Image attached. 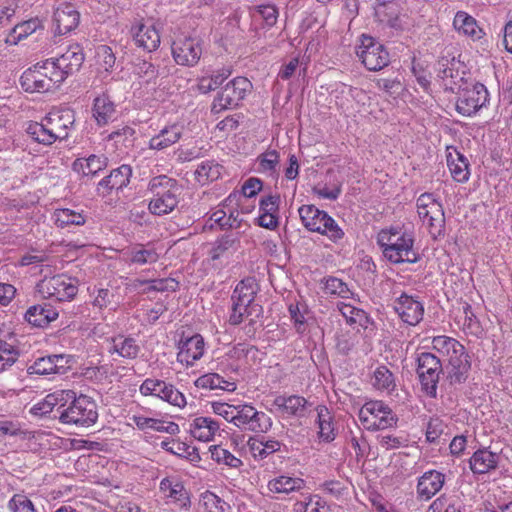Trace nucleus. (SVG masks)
Segmentation results:
<instances>
[{"label": "nucleus", "instance_id": "32", "mask_svg": "<svg viewBox=\"0 0 512 512\" xmlns=\"http://www.w3.org/2000/svg\"><path fill=\"white\" fill-rule=\"evenodd\" d=\"M160 490L180 508L187 509L190 506L189 494L180 481L173 478H164L160 482Z\"/></svg>", "mask_w": 512, "mask_h": 512}, {"label": "nucleus", "instance_id": "16", "mask_svg": "<svg viewBox=\"0 0 512 512\" xmlns=\"http://www.w3.org/2000/svg\"><path fill=\"white\" fill-rule=\"evenodd\" d=\"M172 56L174 61L181 66H195L202 55L200 39L184 36L175 39L172 43Z\"/></svg>", "mask_w": 512, "mask_h": 512}, {"label": "nucleus", "instance_id": "63", "mask_svg": "<svg viewBox=\"0 0 512 512\" xmlns=\"http://www.w3.org/2000/svg\"><path fill=\"white\" fill-rule=\"evenodd\" d=\"M323 505L317 495H305L293 506V512H320Z\"/></svg>", "mask_w": 512, "mask_h": 512}, {"label": "nucleus", "instance_id": "12", "mask_svg": "<svg viewBox=\"0 0 512 512\" xmlns=\"http://www.w3.org/2000/svg\"><path fill=\"white\" fill-rule=\"evenodd\" d=\"M443 371L441 359L430 352L417 356V374L422 390L430 397H436L440 373Z\"/></svg>", "mask_w": 512, "mask_h": 512}, {"label": "nucleus", "instance_id": "17", "mask_svg": "<svg viewBox=\"0 0 512 512\" xmlns=\"http://www.w3.org/2000/svg\"><path fill=\"white\" fill-rule=\"evenodd\" d=\"M374 15L383 29H389L392 35H399L409 29L408 16L401 13L398 3H390L387 6L374 8Z\"/></svg>", "mask_w": 512, "mask_h": 512}, {"label": "nucleus", "instance_id": "25", "mask_svg": "<svg viewBox=\"0 0 512 512\" xmlns=\"http://www.w3.org/2000/svg\"><path fill=\"white\" fill-rule=\"evenodd\" d=\"M131 34L135 45L144 51L153 52L160 45V34L153 24L138 23L133 25Z\"/></svg>", "mask_w": 512, "mask_h": 512}, {"label": "nucleus", "instance_id": "18", "mask_svg": "<svg viewBox=\"0 0 512 512\" xmlns=\"http://www.w3.org/2000/svg\"><path fill=\"white\" fill-rule=\"evenodd\" d=\"M177 349V361L186 367H193L206 353V343L203 336L196 333L181 337Z\"/></svg>", "mask_w": 512, "mask_h": 512}, {"label": "nucleus", "instance_id": "51", "mask_svg": "<svg viewBox=\"0 0 512 512\" xmlns=\"http://www.w3.org/2000/svg\"><path fill=\"white\" fill-rule=\"evenodd\" d=\"M132 74L141 82L149 84L158 78V68L145 59H136L133 63Z\"/></svg>", "mask_w": 512, "mask_h": 512}, {"label": "nucleus", "instance_id": "20", "mask_svg": "<svg viewBox=\"0 0 512 512\" xmlns=\"http://www.w3.org/2000/svg\"><path fill=\"white\" fill-rule=\"evenodd\" d=\"M73 358L67 354H53L37 358L28 367V373L33 375L65 374L72 366Z\"/></svg>", "mask_w": 512, "mask_h": 512}, {"label": "nucleus", "instance_id": "45", "mask_svg": "<svg viewBox=\"0 0 512 512\" xmlns=\"http://www.w3.org/2000/svg\"><path fill=\"white\" fill-rule=\"evenodd\" d=\"M26 132L33 141L42 145L49 146L58 141L44 118L40 122H30Z\"/></svg>", "mask_w": 512, "mask_h": 512}, {"label": "nucleus", "instance_id": "37", "mask_svg": "<svg viewBox=\"0 0 512 512\" xmlns=\"http://www.w3.org/2000/svg\"><path fill=\"white\" fill-rule=\"evenodd\" d=\"M58 311L50 304H37L28 308L25 319L35 327H45L58 317Z\"/></svg>", "mask_w": 512, "mask_h": 512}, {"label": "nucleus", "instance_id": "52", "mask_svg": "<svg viewBox=\"0 0 512 512\" xmlns=\"http://www.w3.org/2000/svg\"><path fill=\"white\" fill-rule=\"evenodd\" d=\"M238 195L231 193L221 204L220 208L214 210L209 220L214 224H217L220 228H234V224L231 222V217H227L226 208L236 203Z\"/></svg>", "mask_w": 512, "mask_h": 512}, {"label": "nucleus", "instance_id": "38", "mask_svg": "<svg viewBox=\"0 0 512 512\" xmlns=\"http://www.w3.org/2000/svg\"><path fill=\"white\" fill-rule=\"evenodd\" d=\"M446 158L452 178L460 183L466 182L469 179L470 171L468 160L465 156L456 149H453L452 151L448 150Z\"/></svg>", "mask_w": 512, "mask_h": 512}, {"label": "nucleus", "instance_id": "43", "mask_svg": "<svg viewBox=\"0 0 512 512\" xmlns=\"http://www.w3.org/2000/svg\"><path fill=\"white\" fill-rule=\"evenodd\" d=\"M428 512H470V507L459 496H440L431 503Z\"/></svg>", "mask_w": 512, "mask_h": 512}, {"label": "nucleus", "instance_id": "29", "mask_svg": "<svg viewBox=\"0 0 512 512\" xmlns=\"http://www.w3.org/2000/svg\"><path fill=\"white\" fill-rule=\"evenodd\" d=\"M183 129L178 124L163 127L148 141V148L155 151H164L176 144L182 137Z\"/></svg>", "mask_w": 512, "mask_h": 512}, {"label": "nucleus", "instance_id": "28", "mask_svg": "<svg viewBox=\"0 0 512 512\" xmlns=\"http://www.w3.org/2000/svg\"><path fill=\"white\" fill-rule=\"evenodd\" d=\"M116 114V104L107 93H102L94 98L92 117L98 126H105L114 121Z\"/></svg>", "mask_w": 512, "mask_h": 512}, {"label": "nucleus", "instance_id": "57", "mask_svg": "<svg viewBox=\"0 0 512 512\" xmlns=\"http://www.w3.org/2000/svg\"><path fill=\"white\" fill-rule=\"evenodd\" d=\"M200 505L204 512H231L230 505L211 491L201 494Z\"/></svg>", "mask_w": 512, "mask_h": 512}, {"label": "nucleus", "instance_id": "62", "mask_svg": "<svg viewBox=\"0 0 512 512\" xmlns=\"http://www.w3.org/2000/svg\"><path fill=\"white\" fill-rule=\"evenodd\" d=\"M230 71L223 69L210 77H202L198 83V89L201 93H208L217 89L229 77Z\"/></svg>", "mask_w": 512, "mask_h": 512}, {"label": "nucleus", "instance_id": "35", "mask_svg": "<svg viewBox=\"0 0 512 512\" xmlns=\"http://www.w3.org/2000/svg\"><path fill=\"white\" fill-rule=\"evenodd\" d=\"M194 385L198 389L204 390H223L233 392L237 389V384L233 378H224L218 373H206L199 376Z\"/></svg>", "mask_w": 512, "mask_h": 512}, {"label": "nucleus", "instance_id": "34", "mask_svg": "<svg viewBox=\"0 0 512 512\" xmlns=\"http://www.w3.org/2000/svg\"><path fill=\"white\" fill-rule=\"evenodd\" d=\"M255 165L258 173L277 179L280 169V153L276 149H267L257 156Z\"/></svg>", "mask_w": 512, "mask_h": 512}, {"label": "nucleus", "instance_id": "19", "mask_svg": "<svg viewBox=\"0 0 512 512\" xmlns=\"http://www.w3.org/2000/svg\"><path fill=\"white\" fill-rule=\"evenodd\" d=\"M393 310L400 320L409 326H416L424 316L423 303L418 297L406 293H402L393 301Z\"/></svg>", "mask_w": 512, "mask_h": 512}, {"label": "nucleus", "instance_id": "5", "mask_svg": "<svg viewBox=\"0 0 512 512\" xmlns=\"http://www.w3.org/2000/svg\"><path fill=\"white\" fill-rule=\"evenodd\" d=\"M148 190L153 195L148 204V209L153 215L163 216L177 207L180 187L176 179L167 175L152 177L148 183Z\"/></svg>", "mask_w": 512, "mask_h": 512}, {"label": "nucleus", "instance_id": "55", "mask_svg": "<svg viewBox=\"0 0 512 512\" xmlns=\"http://www.w3.org/2000/svg\"><path fill=\"white\" fill-rule=\"evenodd\" d=\"M130 262L138 265L153 264L159 259L155 248L137 245L129 253Z\"/></svg>", "mask_w": 512, "mask_h": 512}, {"label": "nucleus", "instance_id": "14", "mask_svg": "<svg viewBox=\"0 0 512 512\" xmlns=\"http://www.w3.org/2000/svg\"><path fill=\"white\" fill-rule=\"evenodd\" d=\"M458 89L456 111L463 116H473L489 103L488 90L481 83Z\"/></svg>", "mask_w": 512, "mask_h": 512}, {"label": "nucleus", "instance_id": "8", "mask_svg": "<svg viewBox=\"0 0 512 512\" xmlns=\"http://www.w3.org/2000/svg\"><path fill=\"white\" fill-rule=\"evenodd\" d=\"M36 291L44 299L71 301L78 293V281L66 274L44 277L37 283Z\"/></svg>", "mask_w": 512, "mask_h": 512}, {"label": "nucleus", "instance_id": "54", "mask_svg": "<svg viewBox=\"0 0 512 512\" xmlns=\"http://www.w3.org/2000/svg\"><path fill=\"white\" fill-rule=\"evenodd\" d=\"M19 355V349L15 344L0 337V373L12 367Z\"/></svg>", "mask_w": 512, "mask_h": 512}, {"label": "nucleus", "instance_id": "21", "mask_svg": "<svg viewBox=\"0 0 512 512\" xmlns=\"http://www.w3.org/2000/svg\"><path fill=\"white\" fill-rule=\"evenodd\" d=\"M132 167L128 164H122L121 166L111 170L110 174L102 178L97 184V194L106 197L112 193V191L123 190L130 183L132 177Z\"/></svg>", "mask_w": 512, "mask_h": 512}, {"label": "nucleus", "instance_id": "33", "mask_svg": "<svg viewBox=\"0 0 512 512\" xmlns=\"http://www.w3.org/2000/svg\"><path fill=\"white\" fill-rule=\"evenodd\" d=\"M65 391L66 390H57L46 395L45 398L32 406L31 413L35 416L44 417L56 410L59 417L64 405V398L68 395L65 394Z\"/></svg>", "mask_w": 512, "mask_h": 512}, {"label": "nucleus", "instance_id": "36", "mask_svg": "<svg viewBox=\"0 0 512 512\" xmlns=\"http://www.w3.org/2000/svg\"><path fill=\"white\" fill-rule=\"evenodd\" d=\"M305 487V481L301 477L289 474H281L268 481L267 488L272 493L289 494L298 492Z\"/></svg>", "mask_w": 512, "mask_h": 512}, {"label": "nucleus", "instance_id": "1", "mask_svg": "<svg viewBox=\"0 0 512 512\" xmlns=\"http://www.w3.org/2000/svg\"><path fill=\"white\" fill-rule=\"evenodd\" d=\"M376 242L384 259L390 264H415L420 260L413 234L402 226H390L380 230Z\"/></svg>", "mask_w": 512, "mask_h": 512}, {"label": "nucleus", "instance_id": "13", "mask_svg": "<svg viewBox=\"0 0 512 512\" xmlns=\"http://www.w3.org/2000/svg\"><path fill=\"white\" fill-rule=\"evenodd\" d=\"M251 88V82L245 77H236L229 81L214 99L212 112L219 113L237 107Z\"/></svg>", "mask_w": 512, "mask_h": 512}, {"label": "nucleus", "instance_id": "24", "mask_svg": "<svg viewBox=\"0 0 512 512\" xmlns=\"http://www.w3.org/2000/svg\"><path fill=\"white\" fill-rule=\"evenodd\" d=\"M446 476L437 470H428L418 478L416 493L418 499L428 501L434 497L444 486Z\"/></svg>", "mask_w": 512, "mask_h": 512}, {"label": "nucleus", "instance_id": "30", "mask_svg": "<svg viewBox=\"0 0 512 512\" xmlns=\"http://www.w3.org/2000/svg\"><path fill=\"white\" fill-rule=\"evenodd\" d=\"M108 165V158L104 155L91 154L88 157L77 158L72 169L83 177H94Z\"/></svg>", "mask_w": 512, "mask_h": 512}, {"label": "nucleus", "instance_id": "44", "mask_svg": "<svg viewBox=\"0 0 512 512\" xmlns=\"http://www.w3.org/2000/svg\"><path fill=\"white\" fill-rule=\"evenodd\" d=\"M317 424L319 428L318 437L320 440L324 442H331L335 439L336 433L333 416L327 407H318Z\"/></svg>", "mask_w": 512, "mask_h": 512}, {"label": "nucleus", "instance_id": "40", "mask_svg": "<svg viewBox=\"0 0 512 512\" xmlns=\"http://www.w3.org/2000/svg\"><path fill=\"white\" fill-rule=\"evenodd\" d=\"M90 296L92 306L99 310L116 311L119 307V300L114 289L95 286L90 292Z\"/></svg>", "mask_w": 512, "mask_h": 512}, {"label": "nucleus", "instance_id": "64", "mask_svg": "<svg viewBox=\"0 0 512 512\" xmlns=\"http://www.w3.org/2000/svg\"><path fill=\"white\" fill-rule=\"evenodd\" d=\"M8 508L12 512H37L32 501L22 494H15L8 501Z\"/></svg>", "mask_w": 512, "mask_h": 512}, {"label": "nucleus", "instance_id": "42", "mask_svg": "<svg viewBox=\"0 0 512 512\" xmlns=\"http://www.w3.org/2000/svg\"><path fill=\"white\" fill-rule=\"evenodd\" d=\"M39 29H43L41 20L38 18L29 19L17 24L6 36L5 42L8 45H17Z\"/></svg>", "mask_w": 512, "mask_h": 512}, {"label": "nucleus", "instance_id": "4", "mask_svg": "<svg viewBox=\"0 0 512 512\" xmlns=\"http://www.w3.org/2000/svg\"><path fill=\"white\" fill-rule=\"evenodd\" d=\"M68 394L64 398V405L59 416L63 424L89 427L96 423L98 419V409L96 402L89 396L79 395L73 390H66Z\"/></svg>", "mask_w": 512, "mask_h": 512}, {"label": "nucleus", "instance_id": "41", "mask_svg": "<svg viewBox=\"0 0 512 512\" xmlns=\"http://www.w3.org/2000/svg\"><path fill=\"white\" fill-rule=\"evenodd\" d=\"M52 220L58 228L62 229L82 226L86 223V217L82 211L69 208L56 209L52 214Z\"/></svg>", "mask_w": 512, "mask_h": 512}, {"label": "nucleus", "instance_id": "56", "mask_svg": "<svg viewBox=\"0 0 512 512\" xmlns=\"http://www.w3.org/2000/svg\"><path fill=\"white\" fill-rule=\"evenodd\" d=\"M373 386L380 391H393L396 387L393 373L384 365L378 366L373 373Z\"/></svg>", "mask_w": 512, "mask_h": 512}, {"label": "nucleus", "instance_id": "50", "mask_svg": "<svg viewBox=\"0 0 512 512\" xmlns=\"http://www.w3.org/2000/svg\"><path fill=\"white\" fill-rule=\"evenodd\" d=\"M298 213L303 226L307 230L315 232L316 230H319L321 226L322 215L325 214V211L319 210L314 205H302L298 209Z\"/></svg>", "mask_w": 512, "mask_h": 512}, {"label": "nucleus", "instance_id": "61", "mask_svg": "<svg viewBox=\"0 0 512 512\" xmlns=\"http://www.w3.org/2000/svg\"><path fill=\"white\" fill-rule=\"evenodd\" d=\"M210 453L211 458L219 464H224L231 468H238L242 465V461L239 458L221 446H212Z\"/></svg>", "mask_w": 512, "mask_h": 512}, {"label": "nucleus", "instance_id": "49", "mask_svg": "<svg viewBox=\"0 0 512 512\" xmlns=\"http://www.w3.org/2000/svg\"><path fill=\"white\" fill-rule=\"evenodd\" d=\"M222 166L214 160L201 162L195 170V179L201 185H206L220 178Z\"/></svg>", "mask_w": 512, "mask_h": 512}, {"label": "nucleus", "instance_id": "7", "mask_svg": "<svg viewBox=\"0 0 512 512\" xmlns=\"http://www.w3.org/2000/svg\"><path fill=\"white\" fill-rule=\"evenodd\" d=\"M47 60L28 68L20 77L22 89L29 93H45L60 86L61 82L53 72Z\"/></svg>", "mask_w": 512, "mask_h": 512}, {"label": "nucleus", "instance_id": "26", "mask_svg": "<svg viewBox=\"0 0 512 512\" xmlns=\"http://www.w3.org/2000/svg\"><path fill=\"white\" fill-rule=\"evenodd\" d=\"M187 430L195 439L210 442L219 434L220 423L210 416H199L189 421Z\"/></svg>", "mask_w": 512, "mask_h": 512}, {"label": "nucleus", "instance_id": "59", "mask_svg": "<svg viewBox=\"0 0 512 512\" xmlns=\"http://www.w3.org/2000/svg\"><path fill=\"white\" fill-rule=\"evenodd\" d=\"M324 292L330 296H336L342 299H349L354 296L347 283L337 277H329L324 283Z\"/></svg>", "mask_w": 512, "mask_h": 512}, {"label": "nucleus", "instance_id": "47", "mask_svg": "<svg viewBox=\"0 0 512 512\" xmlns=\"http://www.w3.org/2000/svg\"><path fill=\"white\" fill-rule=\"evenodd\" d=\"M110 351L117 353L123 358L134 359L138 356L140 347L134 338L119 335L112 339Z\"/></svg>", "mask_w": 512, "mask_h": 512}, {"label": "nucleus", "instance_id": "10", "mask_svg": "<svg viewBox=\"0 0 512 512\" xmlns=\"http://www.w3.org/2000/svg\"><path fill=\"white\" fill-rule=\"evenodd\" d=\"M359 420L367 430H383L396 424L397 418L391 408L380 400H370L359 410Z\"/></svg>", "mask_w": 512, "mask_h": 512}, {"label": "nucleus", "instance_id": "53", "mask_svg": "<svg viewBox=\"0 0 512 512\" xmlns=\"http://www.w3.org/2000/svg\"><path fill=\"white\" fill-rule=\"evenodd\" d=\"M315 232L326 236L329 240L334 243L341 241L344 238L343 229L337 224V222L327 213L322 215V223L319 230Z\"/></svg>", "mask_w": 512, "mask_h": 512}, {"label": "nucleus", "instance_id": "39", "mask_svg": "<svg viewBox=\"0 0 512 512\" xmlns=\"http://www.w3.org/2000/svg\"><path fill=\"white\" fill-rule=\"evenodd\" d=\"M455 30L472 40L482 38L483 31L478 26L477 21L471 15L464 11H458L453 20Z\"/></svg>", "mask_w": 512, "mask_h": 512}, {"label": "nucleus", "instance_id": "6", "mask_svg": "<svg viewBox=\"0 0 512 512\" xmlns=\"http://www.w3.org/2000/svg\"><path fill=\"white\" fill-rule=\"evenodd\" d=\"M417 213L433 239L444 235L445 214L441 201L434 193H422L416 200Z\"/></svg>", "mask_w": 512, "mask_h": 512}, {"label": "nucleus", "instance_id": "11", "mask_svg": "<svg viewBox=\"0 0 512 512\" xmlns=\"http://www.w3.org/2000/svg\"><path fill=\"white\" fill-rule=\"evenodd\" d=\"M356 55L370 71H379L390 63L389 52L373 37L363 34L356 46Z\"/></svg>", "mask_w": 512, "mask_h": 512}, {"label": "nucleus", "instance_id": "46", "mask_svg": "<svg viewBox=\"0 0 512 512\" xmlns=\"http://www.w3.org/2000/svg\"><path fill=\"white\" fill-rule=\"evenodd\" d=\"M160 446L166 452L184 459H188L192 462L198 461L200 459V456L195 447H192L179 440L166 439L161 442Z\"/></svg>", "mask_w": 512, "mask_h": 512}, {"label": "nucleus", "instance_id": "60", "mask_svg": "<svg viewBox=\"0 0 512 512\" xmlns=\"http://www.w3.org/2000/svg\"><path fill=\"white\" fill-rule=\"evenodd\" d=\"M337 307L348 324H358L360 326L365 324L367 320V314L363 309L357 308L349 303L344 302H339Z\"/></svg>", "mask_w": 512, "mask_h": 512}, {"label": "nucleus", "instance_id": "31", "mask_svg": "<svg viewBox=\"0 0 512 512\" xmlns=\"http://www.w3.org/2000/svg\"><path fill=\"white\" fill-rule=\"evenodd\" d=\"M273 405L283 415L303 417L306 413L308 401L299 395H279L274 399Z\"/></svg>", "mask_w": 512, "mask_h": 512}, {"label": "nucleus", "instance_id": "3", "mask_svg": "<svg viewBox=\"0 0 512 512\" xmlns=\"http://www.w3.org/2000/svg\"><path fill=\"white\" fill-rule=\"evenodd\" d=\"M257 293L256 280L252 277L241 280L231 295V309L228 322L233 326L241 324L249 319L250 324L255 323L254 318H259L262 307L255 302Z\"/></svg>", "mask_w": 512, "mask_h": 512}, {"label": "nucleus", "instance_id": "58", "mask_svg": "<svg viewBox=\"0 0 512 512\" xmlns=\"http://www.w3.org/2000/svg\"><path fill=\"white\" fill-rule=\"evenodd\" d=\"M158 399L178 408H183L187 404L185 395L172 383L166 381L162 386Z\"/></svg>", "mask_w": 512, "mask_h": 512}, {"label": "nucleus", "instance_id": "9", "mask_svg": "<svg viewBox=\"0 0 512 512\" xmlns=\"http://www.w3.org/2000/svg\"><path fill=\"white\" fill-rule=\"evenodd\" d=\"M233 425L243 432L267 433L273 425L272 418L257 410L251 403L238 401Z\"/></svg>", "mask_w": 512, "mask_h": 512}, {"label": "nucleus", "instance_id": "2", "mask_svg": "<svg viewBox=\"0 0 512 512\" xmlns=\"http://www.w3.org/2000/svg\"><path fill=\"white\" fill-rule=\"evenodd\" d=\"M432 347L442 359L449 382L464 383L471 369L470 356L464 345L455 338L439 335L432 339Z\"/></svg>", "mask_w": 512, "mask_h": 512}, {"label": "nucleus", "instance_id": "22", "mask_svg": "<svg viewBox=\"0 0 512 512\" xmlns=\"http://www.w3.org/2000/svg\"><path fill=\"white\" fill-rule=\"evenodd\" d=\"M44 119L58 141L66 140L75 128L74 111L68 108L52 110Z\"/></svg>", "mask_w": 512, "mask_h": 512}, {"label": "nucleus", "instance_id": "15", "mask_svg": "<svg viewBox=\"0 0 512 512\" xmlns=\"http://www.w3.org/2000/svg\"><path fill=\"white\" fill-rule=\"evenodd\" d=\"M46 60L53 66L55 78L62 83L69 75L79 70L84 61V54L78 45H73L61 55Z\"/></svg>", "mask_w": 512, "mask_h": 512}, {"label": "nucleus", "instance_id": "48", "mask_svg": "<svg viewBox=\"0 0 512 512\" xmlns=\"http://www.w3.org/2000/svg\"><path fill=\"white\" fill-rule=\"evenodd\" d=\"M454 59L450 62L448 59L439 62L438 77L442 79L445 90L454 92L455 89L460 88L459 82L463 80L453 68Z\"/></svg>", "mask_w": 512, "mask_h": 512}, {"label": "nucleus", "instance_id": "23", "mask_svg": "<svg viewBox=\"0 0 512 512\" xmlns=\"http://www.w3.org/2000/svg\"><path fill=\"white\" fill-rule=\"evenodd\" d=\"M80 15L71 3H61L53 15L55 33L65 35L74 30L79 24Z\"/></svg>", "mask_w": 512, "mask_h": 512}, {"label": "nucleus", "instance_id": "27", "mask_svg": "<svg viewBox=\"0 0 512 512\" xmlns=\"http://www.w3.org/2000/svg\"><path fill=\"white\" fill-rule=\"evenodd\" d=\"M501 456L483 447L476 450L469 459V466L474 474H486L498 467Z\"/></svg>", "mask_w": 512, "mask_h": 512}]
</instances>
